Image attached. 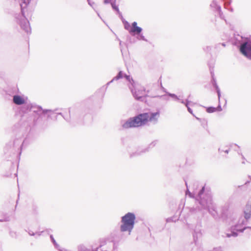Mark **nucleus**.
<instances>
[{"mask_svg": "<svg viewBox=\"0 0 251 251\" xmlns=\"http://www.w3.org/2000/svg\"><path fill=\"white\" fill-rule=\"evenodd\" d=\"M110 1V0H104V3H109Z\"/></svg>", "mask_w": 251, "mask_h": 251, "instance_id": "9b49d317", "label": "nucleus"}, {"mask_svg": "<svg viewBox=\"0 0 251 251\" xmlns=\"http://www.w3.org/2000/svg\"><path fill=\"white\" fill-rule=\"evenodd\" d=\"M142 31V28L137 26L136 22H134L132 24V27L130 32L135 34H139Z\"/></svg>", "mask_w": 251, "mask_h": 251, "instance_id": "423d86ee", "label": "nucleus"}, {"mask_svg": "<svg viewBox=\"0 0 251 251\" xmlns=\"http://www.w3.org/2000/svg\"><path fill=\"white\" fill-rule=\"evenodd\" d=\"M159 113H144L129 119L123 125L124 128L137 127L147 124L148 122H155L159 117Z\"/></svg>", "mask_w": 251, "mask_h": 251, "instance_id": "f257e3e1", "label": "nucleus"}, {"mask_svg": "<svg viewBox=\"0 0 251 251\" xmlns=\"http://www.w3.org/2000/svg\"><path fill=\"white\" fill-rule=\"evenodd\" d=\"M187 108H188V111L191 113V114H193L192 113V111L191 110V108H190V106H191V104L190 103H188L186 105Z\"/></svg>", "mask_w": 251, "mask_h": 251, "instance_id": "1a4fd4ad", "label": "nucleus"}, {"mask_svg": "<svg viewBox=\"0 0 251 251\" xmlns=\"http://www.w3.org/2000/svg\"><path fill=\"white\" fill-rule=\"evenodd\" d=\"M240 50L243 55L251 58V44L244 43L241 45Z\"/></svg>", "mask_w": 251, "mask_h": 251, "instance_id": "20e7f679", "label": "nucleus"}, {"mask_svg": "<svg viewBox=\"0 0 251 251\" xmlns=\"http://www.w3.org/2000/svg\"><path fill=\"white\" fill-rule=\"evenodd\" d=\"M132 92L135 98L139 100L140 99L147 96L148 90H146L144 86L140 85H136L132 89Z\"/></svg>", "mask_w": 251, "mask_h": 251, "instance_id": "7ed1b4c3", "label": "nucleus"}, {"mask_svg": "<svg viewBox=\"0 0 251 251\" xmlns=\"http://www.w3.org/2000/svg\"><path fill=\"white\" fill-rule=\"evenodd\" d=\"M25 25H26V26L28 27V26H29V23H28V22H26V23H25Z\"/></svg>", "mask_w": 251, "mask_h": 251, "instance_id": "f8f14e48", "label": "nucleus"}, {"mask_svg": "<svg viewBox=\"0 0 251 251\" xmlns=\"http://www.w3.org/2000/svg\"><path fill=\"white\" fill-rule=\"evenodd\" d=\"M13 102L17 105H21L24 104L25 102V100L23 97L19 95H16L13 97Z\"/></svg>", "mask_w": 251, "mask_h": 251, "instance_id": "39448f33", "label": "nucleus"}, {"mask_svg": "<svg viewBox=\"0 0 251 251\" xmlns=\"http://www.w3.org/2000/svg\"><path fill=\"white\" fill-rule=\"evenodd\" d=\"M222 108L221 106H218L217 107H210L206 109V111L208 113H213L216 111H221Z\"/></svg>", "mask_w": 251, "mask_h": 251, "instance_id": "6e6552de", "label": "nucleus"}, {"mask_svg": "<svg viewBox=\"0 0 251 251\" xmlns=\"http://www.w3.org/2000/svg\"><path fill=\"white\" fill-rule=\"evenodd\" d=\"M233 235H234V236H236V235H237V234H236V233H233Z\"/></svg>", "mask_w": 251, "mask_h": 251, "instance_id": "ddd939ff", "label": "nucleus"}, {"mask_svg": "<svg viewBox=\"0 0 251 251\" xmlns=\"http://www.w3.org/2000/svg\"><path fill=\"white\" fill-rule=\"evenodd\" d=\"M135 215L131 213H128L122 218V225L121 226V230L123 232L128 231L130 232L133 228Z\"/></svg>", "mask_w": 251, "mask_h": 251, "instance_id": "f03ea898", "label": "nucleus"}, {"mask_svg": "<svg viewBox=\"0 0 251 251\" xmlns=\"http://www.w3.org/2000/svg\"><path fill=\"white\" fill-rule=\"evenodd\" d=\"M245 218L249 219L251 216V204H247L244 211Z\"/></svg>", "mask_w": 251, "mask_h": 251, "instance_id": "0eeeda50", "label": "nucleus"}, {"mask_svg": "<svg viewBox=\"0 0 251 251\" xmlns=\"http://www.w3.org/2000/svg\"><path fill=\"white\" fill-rule=\"evenodd\" d=\"M118 78H121L122 77V73L120 72H119L118 75L117 76Z\"/></svg>", "mask_w": 251, "mask_h": 251, "instance_id": "9d476101", "label": "nucleus"}]
</instances>
